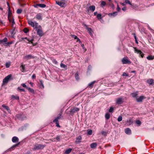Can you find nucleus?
Instances as JSON below:
<instances>
[{
	"mask_svg": "<svg viewBox=\"0 0 154 154\" xmlns=\"http://www.w3.org/2000/svg\"><path fill=\"white\" fill-rule=\"evenodd\" d=\"M12 75L9 74L6 76L3 80V85L7 84L8 81L12 79Z\"/></svg>",
	"mask_w": 154,
	"mask_h": 154,
	"instance_id": "nucleus-3",
	"label": "nucleus"
},
{
	"mask_svg": "<svg viewBox=\"0 0 154 154\" xmlns=\"http://www.w3.org/2000/svg\"><path fill=\"white\" fill-rule=\"evenodd\" d=\"M26 39L28 41H29V43H30L31 44H32L33 46L35 45L33 44V41L34 40V39H32L31 40H29L27 38H26H26H22V39L23 40H24V39Z\"/></svg>",
	"mask_w": 154,
	"mask_h": 154,
	"instance_id": "nucleus-14",
	"label": "nucleus"
},
{
	"mask_svg": "<svg viewBox=\"0 0 154 154\" xmlns=\"http://www.w3.org/2000/svg\"><path fill=\"white\" fill-rule=\"evenodd\" d=\"M84 26L85 27L86 29L88 31L90 35L91 36H92L93 35V31L92 29L91 28H88L86 24L84 25Z\"/></svg>",
	"mask_w": 154,
	"mask_h": 154,
	"instance_id": "nucleus-10",
	"label": "nucleus"
},
{
	"mask_svg": "<svg viewBox=\"0 0 154 154\" xmlns=\"http://www.w3.org/2000/svg\"><path fill=\"white\" fill-rule=\"evenodd\" d=\"M45 146V145H44L36 143L33 145L32 149L35 150L42 149Z\"/></svg>",
	"mask_w": 154,
	"mask_h": 154,
	"instance_id": "nucleus-2",
	"label": "nucleus"
},
{
	"mask_svg": "<svg viewBox=\"0 0 154 154\" xmlns=\"http://www.w3.org/2000/svg\"><path fill=\"white\" fill-rule=\"evenodd\" d=\"M71 36L72 38H74L75 39V38H77V36L75 35H72Z\"/></svg>",
	"mask_w": 154,
	"mask_h": 154,
	"instance_id": "nucleus-57",
	"label": "nucleus"
},
{
	"mask_svg": "<svg viewBox=\"0 0 154 154\" xmlns=\"http://www.w3.org/2000/svg\"><path fill=\"white\" fill-rule=\"evenodd\" d=\"M101 134L104 136H106L107 134V132L105 131H103L102 132Z\"/></svg>",
	"mask_w": 154,
	"mask_h": 154,
	"instance_id": "nucleus-53",
	"label": "nucleus"
},
{
	"mask_svg": "<svg viewBox=\"0 0 154 154\" xmlns=\"http://www.w3.org/2000/svg\"><path fill=\"white\" fill-rule=\"evenodd\" d=\"M92 131L91 130H88V135H91L92 134Z\"/></svg>",
	"mask_w": 154,
	"mask_h": 154,
	"instance_id": "nucleus-46",
	"label": "nucleus"
},
{
	"mask_svg": "<svg viewBox=\"0 0 154 154\" xmlns=\"http://www.w3.org/2000/svg\"><path fill=\"white\" fill-rule=\"evenodd\" d=\"M8 18L9 22L12 23V27H13L14 25L15 24V22L14 19L10 15H8Z\"/></svg>",
	"mask_w": 154,
	"mask_h": 154,
	"instance_id": "nucleus-7",
	"label": "nucleus"
},
{
	"mask_svg": "<svg viewBox=\"0 0 154 154\" xmlns=\"http://www.w3.org/2000/svg\"><path fill=\"white\" fill-rule=\"evenodd\" d=\"M35 77H36L35 75V74L33 75L32 76V78L33 79H35Z\"/></svg>",
	"mask_w": 154,
	"mask_h": 154,
	"instance_id": "nucleus-61",
	"label": "nucleus"
},
{
	"mask_svg": "<svg viewBox=\"0 0 154 154\" xmlns=\"http://www.w3.org/2000/svg\"><path fill=\"white\" fill-rule=\"evenodd\" d=\"M122 62L123 64H131V62L127 57H125L122 60Z\"/></svg>",
	"mask_w": 154,
	"mask_h": 154,
	"instance_id": "nucleus-4",
	"label": "nucleus"
},
{
	"mask_svg": "<svg viewBox=\"0 0 154 154\" xmlns=\"http://www.w3.org/2000/svg\"><path fill=\"white\" fill-rule=\"evenodd\" d=\"M61 136H57L56 139L58 141H59L60 140V138H61Z\"/></svg>",
	"mask_w": 154,
	"mask_h": 154,
	"instance_id": "nucleus-48",
	"label": "nucleus"
},
{
	"mask_svg": "<svg viewBox=\"0 0 154 154\" xmlns=\"http://www.w3.org/2000/svg\"><path fill=\"white\" fill-rule=\"evenodd\" d=\"M101 14H98L97 15V17L98 18V19H101Z\"/></svg>",
	"mask_w": 154,
	"mask_h": 154,
	"instance_id": "nucleus-51",
	"label": "nucleus"
},
{
	"mask_svg": "<svg viewBox=\"0 0 154 154\" xmlns=\"http://www.w3.org/2000/svg\"><path fill=\"white\" fill-rule=\"evenodd\" d=\"M2 106L3 108H4L6 109L7 110L8 112L9 113H11V111L9 108V107L7 106H5L4 104H3L2 105Z\"/></svg>",
	"mask_w": 154,
	"mask_h": 154,
	"instance_id": "nucleus-23",
	"label": "nucleus"
},
{
	"mask_svg": "<svg viewBox=\"0 0 154 154\" xmlns=\"http://www.w3.org/2000/svg\"><path fill=\"white\" fill-rule=\"evenodd\" d=\"M118 14L117 12H115L109 14L108 15L110 17H115Z\"/></svg>",
	"mask_w": 154,
	"mask_h": 154,
	"instance_id": "nucleus-15",
	"label": "nucleus"
},
{
	"mask_svg": "<svg viewBox=\"0 0 154 154\" xmlns=\"http://www.w3.org/2000/svg\"><path fill=\"white\" fill-rule=\"evenodd\" d=\"M95 9V7L94 5H92L91 6L89 7V9L88 8L87 10L88 11H89V10L91 11L92 12H93L94 11Z\"/></svg>",
	"mask_w": 154,
	"mask_h": 154,
	"instance_id": "nucleus-21",
	"label": "nucleus"
},
{
	"mask_svg": "<svg viewBox=\"0 0 154 154\" xmlns=\"http://www.w3.org/2000/svg\"><path fill=\"white\" fill-rule=\"evenodd\" d=\"M122 117L121 116H119L118 118V122H120L122 120Z\"/></svg>",
	"mask_w": 154,
	"mask_h": 154,
	"instance_id": "nucleus-44",
	"label": "nucleus"
},
{
	"mask_svg": "<svg viewBox=\"0 0 154 154\" xmlns=\"http://www.w3.org/2000/svg\"><path fill=\"white\" fill-rule=\"evenodd\" d=\"M52 62H53V63H55V64H57V61H56V60L55 59H53L52 60Z\"/></svg>",
	"mask_w": 154,
	"mask_h": 154,
	"instance_id": "nucleus-49",
	"label": "nucleus"
},
{
	"mask_svg": "<svg viewBox=\"0 0 154 154\" xmlns=\"http://www.w3.org/2000/svg\"><path fill=\"white\" fill-rule=\"evenodd\" d=\"M56 126L57 127H60V126L59 125V124L58 122H57L56 123Z\"/></svg>",
	"mask_w": 154,
	"mask_h": 154,
	"instance_id": "nucleus-62",
	"label": "nucleus"
},
{
	"mask_svg": "<svg viewBox=\"0 0 154 154\" xmlns=\"http://www.w3.org/2000/svg\"><path fill=\"white\" fill-rule=\"evenodd\" d=\"M10 32L12 35H14L15 33V29H14L12 30H11L10 31Z\"/></svg>",
	"mask_w": 154,
	"mask_h": 154,
	"instance_id": "nucleus-42",
	"label": "nucleus"
},
{
	"mask_svg": "<svg viewBox=\"0 0 154 154\" xmlns=\"http://www.w3.org/2000/svg\"><path fill=\"white\" fill-rule=\"evenodd\" d=\"M97 144L96 143H93L91 144L90 147L91 148H94L97 146Z\"/></svg>",
	"mask_w": 154,
	"mask_h": 154,
	"instance_id": "nucleus-24",
	"label": "nucleus"
},
{
	"mask_svg": "<svg viewBox=\"0 0 154 154\" xmlns=\"http://www.w3.org/2000/svg\"><path fill=\"white\" fill-rule=\"evenodd\" d=\"M79 110V109L77 107H74L71 109V112L73 113H75L76 112H77Z\"/></svg>",
	"mask_w": 154,
	"mask_h": 154,
	"instance_id": "nucleus-12",
	"label": "nucleus"
},
{
	"mask_svg": "<svg viewBox=\"0 0 154 154\" xmlns=\"http://www.w3.org/2000/svg\"><path fill=\"white\" fill-rule=\"evenodd\" d=\"M12 42H7L6 43H5V46H9V45L12 44Z\"/></svg>",
	"mask_w": 154,
	"mask_h": 154,
	"instance_id": "nucleus-40",
	"label": "nucleus"
},
{
	"mask_svg": "<svg viewBox=\"0 0 154 154\" xmlns=\"http://www.w3.org/2000/svg\"><path fill=\"white\" fill-rule=\"evenodd\" d=\"M22 10L21 9H18L17 11V14H20L22 13Z\"/></svg>",
	"mask_w": 154,
	"mask_h": 154,
	"instance_id": "nucleus-39",
	"label": "nucleus"
},
{
	"mask_svg": "<svg viewBox=\"0 0 154 154\" xmlns=\"http://www.w3.org/2000/svg\"><path fill=\"white\" fill-rule=\"evenodd\" d=\"M75 77L76 80H78L79 79V77L78 72H76L75 75Z\"/></svg>",
	"mask_w": 154,
	"mask_h": 154,
	"instance_id": "nucleus-32",
	"label": "nucleus"
},
{
	"mask_svg": "<svg viewBox=\"0 0 154 154\" xmlns=\"http://www.w3.org/2000/svg\"><path fill=\"white\" fill-rule=\"evenodd\" d=\"M131 95L133 97L137 98V96L138 95V92L132 93L131 94Z\"/></svg>",
	"mask_w": 154,
	"mask_h": 154,
	"instance_id": "nucleus-25",
	"label": "nucleus"
},
{
	"mask_svg": "<svg viewBox=\"0 0 154 154\" xmlns=\"http://www.w3.org/2000/svg\"><path fill=\"white\" fill-rule=\"evenodd\" d=\"M72 150V149H70V148L69 149L66 150L65 152L66 153L68 154L70 153L71 152Z\"/></svg>",
	"mask_w": 154,
	"mask_h": 154,
	"instance_id": "nucleus-34",
	"label": "nucleus"
},
{
	"mask_svg": "<svg viewBox=\"0 0 154 154\" xmlns=\"http://www.w3.org/2000/svg\"><path fill=\"white\" fill-rule=\"evenodd\" d=\"M110 116V115L109 113H107L105 114V117L106 119L108 120L109 119Z\"/></svg>",
	"mask_w": 154,
	"mask_h": 154,
	"instance_id": "nucleus-28",
	"label": "nucleus"
},
{
	"mask_svg": "<svg viewBox=\"0 0 154 154\" xmlns=\"http://www.w3.org/2000/svg\"><path fill=\"white\" fill-rule=\"evenodd\" d=\"M82 139V137L81 136H79L76 137V140L75 143L77 144L81 142V140Z\"/></svg>",
	"mask_w": 154,
	"mask_h": 154,
	"instance_id": "nucleus-11",
	"label": "nucleus"
},
{
	"mask_svg": "<svg viewBox=\"0 0 154 154\" xmlns=\"http://www.w3.org/2000/svg\"><path fill=\"white\" fill-rule=\"evenodd\" d=\"M40 84L42 86L43 88H44V85H43V84L42 81V80H40Z\"/></svg>",
	"mask_w": 154,
	"mask_h": 154,
	"instance_id": "nucleus-54",
	"label": "nucleus"
},
{
	"mask_svg": "<svg viewBox=\"0 0 154 154\" xmlns=\"http://www.w3.org/2000/svg\"><path fill=\"white\" fill-rule=\"evenodd\" d=\"M35 17L38 20H42V16L40 14H37L36 16Z\"/></svg>",
	"mask_w": 154,
	"mask_h": 154,
	"instance_id": "nucleus-19",
	"label": "nucleus"
},
{
	"mask_svg": "<svg viewBox=\"0 0 154 154\" xmlns=\"http://www.w3.org/2000/svg\"><path fill=\"white\" fill-rule=\"evenodd\" d=\"M124 99L122 98H119L116 99V103L118 104H121L123 102Z\"/></svg>",
	"mask_w": 154,
	"mask_h": 154,
	"instance_id": "nucleus-9",
	"label": "nucleus"
},
{
	"mask_svg": "<svg viewBox=\"0 0 154 154\" xmlns=\"http://www.w3.org/2000/svg\"><path fill=\"white\" fill-rule=\"evenodd\" d=\"M125 132L127 134H130L131 133V129L128 128H127L125 129Z\"/></svg>",
	"mask_w": 154,
	"mask_h": 154,
	"instance_id": "nucleus-22",
	"label": "nucleus"
},
{
	"mask_svg": "<svg viewBox=\"0 0 154 154\" xmlns=\"http://www.w3.org/2000/svg\"><path fill=\"white\" fill-rule=\"evenodd\" d=\"M58 120L56 118L53 121V122H55L56 123L58 122Z\"/></svg>",
	"mask_w": 154,
	"mask_h": 154,
	"instance_id": "nucleus-60",
	"label": "nucleus"
},
{
	"mask_svg": "<svg viewBox=\"0 0 154 154\" xmlns=\"http://www.w3.org/2000/svg\"><path fill=\"white\" fill-rule=\"evenodd\" d=\"M134 49L135 53L139 54L141 57H143L144 54L140 50L137 49L136 47H134Z\"/></svg>",
	"mask_w": 154,
	"mask_h": 154,
	"instance_id": "nucleus-6",
	"label": "nucleus"
},
{
	"mask_svg": "<svg viewBox=\"0 0 154 154\" xmlns=\"http://www.w3.org/2000/svg\"><path fill=\"white\" fill-rule=\"evenodd\" d=\"M17 90L18 91H22L23 92L25 91V90L24 89H21L19 87H18L17 88Z\"/></svg>",
	"mask_w": 154,
	"mask_h": 154,
	"instance_id": "nucleus-50",
	"label": "nucleus"
},
{
	"mask_svg": "<svg viewBox=\"0 0 154 154\" xmlns=\"http://www.w3.org/2000/svg\"><path fill=\"white\" fill-rule=\"evenodd\" d=\"M125 2L126 4H128L131 5L130 2L129 0H125Z\"/></svg>",
	"mask_w": 154,
	"mask_h": 154,
	"instance_id": "nucleus-45",
	"label": "nucleus"
},
{
	"mask_svg": "<svg viewBox=\"0 0 154 154\" xmlns=\"http://www.w3.org/2000/svg\"><path fill=\"white\" fill-rule=\"evenodd\" d=\"M136 123L138 125V126H140L141 124V122L139 120H137L136 121Z\"/></svg>",
	"mask_w": 154,
	"mask_h": 154,
	"instance_id": "nucleus-41",
	"label": "nucleus"
},
{
	"mask_svg": "<svg viewBox=\"0 0 154 154\" xmlns=\"http://www.w3.org/2000/svg\"><path fill=\"white\" fill-rule=\"evenodd\" d=\"M23 31L25 33H27L29 32V29L27 28H25L23 29Z\"/></svg>",
	"mask_w": 154,
	"mask_h": 154,
	"instance_id": "nucleus-38",
	"label": "nucleus"
},
{
	"mask_svg": "<svg viewBox=\"0 0 154 154\" xmlns=\"http://www.w3.org/2000/svg\"><path fill=\"white\" fill-rule=\"evenodd\" d=\"M123 76H128V75L125 72H123L122 74Z\"/></svg>",
	"mask_w": 154,
	"mask_h": 154,
	"instance_id": "nucleus-58",
	"label": "nucleus"
},
{
	"mask_svg": "<svg viewBox=\"0 0 154 154\" xmlns=\"http://www.w3.org/2000/svg\"><path fill=\"white\" fill-rule=\"evenodd\" d=\"M20 144V142L18 143L17 144H15L12 147V148H14L16 147L17 146H18V145H19Z\"/></svg>",
	"mask_w": 154,
	"mask_h": 154,
	"instance_id": "nucleus-52",
	"label": "nucleus"
},
{
	"mask_svg": "<svg viewBox=\"0 0 154 154\" xmlns=\"http://www.w3.org/2000/svg\"><path fill=\"white\" fill-rule=\"evenodd\" d=\"M146 58L149 60H152L154 59V56L149 55L146 57Z\"/></svg>",
	"mask_w": 154,
	"mask_h": 154,
	"instance_id": "nucleus-26",
	"label": "nucleus"
},
{
	"mask_svg": "<svg viewBox=\"0 0 154 154\" xmlns=\"http://www.w3.org/2000/svg\"><path fill=\"white\" fill-rule=\"evenodd\" d=\"M37 6H39L41 8H44L46 7V5L44 4H37L35 5V7H37Z\"/></svg>",
	"mask_w": 154,
	"mask_h": 154,
	"instance_id": "nucleus-17",
	"label": "nucleus"
},
{
	"mask_svg": "<svg viewBox=\"0 0 154 154\" xmlns=\"http://www.w3.org/2000/svg\"><path fill=\"white\" fill-rule=\"evenodd\" d=\"M56 4L64 8L66 6V4L64 2H62L59 1H56Z\"/></svg>",
	"mask_w": 154,
	"mask_h": 154,
	"instance_id": "nucleus-8",
	"label": "nucleus"
},
{
	"mask_svg": "<svg viewBox=\"0 0 154 154\" xmlns=\"http://www.w3.org/2000/svg\"><path fill=\"white\" fill-rule=\"evenodd\" d=\"M8 39L6 38H5L3 40H1L0 41V42L1 43L3 42H7Z\"/></svg>",
	"mask_w": 154,
	"mask_h": 154,
	"instance_id": "nucleus-31",
	"label": "nucleus"
},
{
	"mask_svg": "<svg viewBox=\"0 0 154 154\" xmlns=\"http://www.w3.org/2000/svg\"><path fill=\"white\" fill-rule=\"evenodd\" d=\"M12 97L13 98H14L15 99H17V100H18L19 99V97L18 96H15L14 95H13L12 96Z\"/></svg>",
	"mask_w": 154,
	"mask_h": 154,
	"instance_id": "nucleus-47",
	"label": "nucleus"
},
{
	"mask_svg": "<svg viewBox=\"0 0 154 154\" xmlns=\"http://www.w3.org/2000/svg\"><path fill=\"white\" fill-rule=\"evenodd\" d=\"M145 97L143 96H141L138 98H137L136 100L137 102H141L143 100L145 99Z\"/></svg>",
	"mask_w": 154,
	"mask_h": 154,
	"instance_id": "nucleus-13",
	"label": "nucleus"
},
{
	"mask_svg": "<svg viewBox=\"0 0 154 154\" xmlns=\"http://www.w3.org/2000/svg\"><path fill=\"white\" fill-rule=\"evenodd\" d=\"M25 65H21L20 67L22 68V69L21 70L22 72H23L25 70Z\"/></svg>",
	"mask_w": 154,
	"mask_h": 154,
	"instance_id": "nucleus-36",
	"label": "nucleus"
},
{
	"mask_svg": "<svg viewBox=\"0 0 154 154\" xmlns=\"http://www.w3.org/2000/svg\"><path fill=\"white\" fill-rule=\"evenodd\" d=\"M95 82H96L95 81H94L91 82V83H90L88 84V86H89L90 87V88H92L94 84L95 83Z\"/></svg>",
	"mask_w": 154,
	"mask_h": 154,
	"instance_id": "nucleus-27",
	"label": "nucleus"
},
{
	"mask_svg": "<svg viewBox=\"0 0 154 154\" xmlns=\"http://www.w3.org/2000/svg\"><path fill=\"white\" fill-rule=\"evenodd\" d=\"M34 58V57L31 54L26 55L24 57L25 59L27 60Z\"/></svg>",
	"mask_w": 154,
	"mask_h": 154,
	"instance_id": "nucleus-18",
	"label": "nucleus"
},
{
	"mask_svg": "<svg viewBox=\"0 0 154 154\" xmlns=\"http://www.w3.org/2000/svg\"><path fill=\"white\" fill-rule=\"evenodd\" d=\"M127 122L128 123V125H130L133 122V121H132V119H130L128 120H127Z\"/></svg>",
	"mask_w": 154,
	"mask_h": 154,
	"instance_id": "nucleus-37",
	"label": "nucleus"
},
{
	"mask_svg": "<svg viewBox=\"0 0 154 154\" xmlns=\"http://www.w3.org/2000/svg\"><path fill=\"white\" fill-rule=\"evenodd\" d=\"M27 89L28 90V91H29V92H31L33 93H34V91L32 89L30 88H28V87L27 88Z\"/></svg>",
	"mask_w": 154,
	"mask_h": 154,
	"instance_id": "nucleus-35",
	"label": "nucleus"
},
{
	"mask_svg": "<svg viewBox=\"0 0 154 154\" xmlns=\"http://www.w3.org/2000/svg\"><path fill=\"white\" fill-rule=\"evenodd\" d=\"M147 83L150 85H151L154 84V80L152 79H149L147 81Z\"/></svg>",
	"mask_w": 154,
	"mask_h": 154,
	"instance_id": "nucleus-16",
	"label": "nucleus"
},
{
	"mask_svg": "<svg viewBox=\"0 0 154 154\" xmlns=\"http://www.w3.org/2000/svg\"><path fill=\"white\" fill-rule=\"evenodd\" d=\"M114 110V108L112 107H111L109 110V112H112Z\"/></svg>",
	"mask_w": 154,
	"mask_h": 154,
	"instance_id": "nucleus-43",
	"label": "nucleus"
},
{
	"mask_svg": "<svg viewBox=\"0 0 154 154\" xmlns=\"http://www.w3.org/2000/svg\"><path fill=\"white\" fill-rule=\"evenodd\" d=\"M60 66L61 68H64V69H66V68L67 67V66H66V65H65L64 64L62 63H60Z\"/></svg>",
	"mask_w": 154,
	"mask_h": 154,
	"instance_id": "nucleus-30",
	"label": "nucleus"
},
{
	"mask_svg": "<svg viewBox=\"0 0 154 154\" xmlns=\"http://www.w3.org/2000/svg\"><path fill=\"white\" fill-rule=\"evenodd\" d=\"M28 23L29 25L33 27L34 29H35V28H36V25H37V24L38 25H39L38 23L37 22H33L31 20H28Z\"/></svg>",
	"mask_w": 154,
	"mask_h": 154,
	"instance_id": "nucleus-5",
	"label": "nucleus"
},
{
	"mask_svg": "<svg viewBox=\"0 0 154 154\" xmlns=\"http://www.w3.org/2000/svg\"><path fill=\"white\" fill-rule=\"evenodd\" d=\"M117 10L118 11H119L120 10V8L119 7L118 5H117Z\"/></svg>",
	"mask_w": 154,
	"mask_h": 154,
	"instance_id": "nucleus-56",
	"label": "nucleus"
},
{
	"mask_svg": "<svg viewBox=\"0 0 154 154\" xmlns=\"http://www.w3.org/2000/svg\"><path fill=\"white\" fill-rule=\"evenodd\" d=\"M60 116H58L56 118L58 120V119H60Z\"/></svg>",
	"mask_w": 154,
	"mask_h": 154,
	"instance_id": "nucleus-64",
	"label": "nucleus"
},
{
	"mask_svg": "<svg viewBox=\"0 0 154 154\" xmlns=\"http://www.w3.org/2000/svg\"><path fill=\"white\" fill-rule=\"evenodd\" d=\"M12 141L13 143L17 142L19 140L18 138L17 137H14L12 138Z\"/></svg>",
	"mask_w": 154,
	"mask_h": 154,
	"instance_id": "nucleus-20",
	"label": "nucleus"
},
{
	"mask_svg": "<svg viewBox=\"0 0 154 154\" xmlns=\"http://www.w3.org/2000/svg\"><path fill=\"white\" fill-rule=\"evenodd\" d=\"M75 39H76V42H79V43H81V41H80V39L77 37V38H75Z\"/></svg>",
	"mask_w": 154,
	"mask_h": 154,
	"instance_id": "nucleus-55",
	"label": "nucleus"
},
{
	"mask_svg": "<svg viewBox=\"0 0 154 154\" xmlns=\"http://www.w3.org/2000/svg\"><path fill=\"white\" fill-rule=\"evenodd\" d=\"M106 5V3L105 1H101V2L100 6L102 7H103Z\"/></svg>",
	"mask_w": 154,
	"mask_h": 154,
	"instance_id": "nucleus-29",
	"label": "nucleus"
},
{
	"mask_svg": "<svg viewBox=\"0 0 154 154\" xmlns=\"http://www.w3.org/2000/svg\"><path fill=\"white\" fill-rule=\"evenodd\" d=\"M133 35H134V38L135 39V40H136V39H137V37L136 36V35L135 34H133Z\"/></svg>",
	"mask_w": 154,
	"mask_h": 154,
	"instance_id": "nucleus-63",
	"label": "nucleus"
},
{
	"mask_svg": "<svg viewBox=\"0 0 154 154\" xmlns=\"http://www.w3.org/2000/svg\"><path fill=\"white\" fill-rule=\"evenodd\" d=\"M35 29H36L37 35L39 36H42L43 35L44 33L42 30V27L40 25H36V28H35Z\"/></svg>",
	"mask_w": 154,
	"mask_h": 154,
	"instance_id": "nucleus-1",
	"label": "nucleus"
},
{
	"mask_svg": "<svg viewBox=\"0 0 154 154\" xmlns=\"http://www.w3.org/2000/svg\"><path fill=\"white\" fill-rule=\"evenodd\" d=\"M11 65L10 62H6L5 63V66L7 68H9Z\"/></svg>",
	"mask_w": 154,
	"mask_h": 154,
	"instance_id": "nucleus-33",
	"label": "nucleus"
},
{
	"mask_svg": "<svg viewBox=\"0 0 154 154\" xmlns=\"http://www.w3.org/2000/svg\"><path fill=\"white\" fill-rule=\"evenodd\" d=\"M21 85L24 88H27L26 87V85L25 84H21Z\"/></svg>",
	"mask_w": 154,
	"mask_h": 154,
	"instance_id": "nucleus-59",
	"label": "nucleus"
}]
</instances>
